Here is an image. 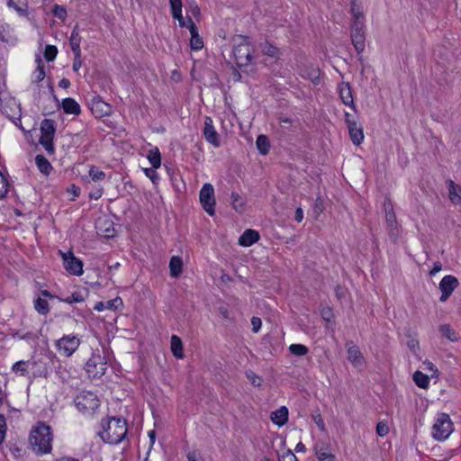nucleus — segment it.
<instances>
[{"label":"nucleus","mask_w":461,"mask_h":461,"mask_svg":"<svg viewBox=\"0 0 461 461\" xmlns=\"http://www.w3.org/2000/svg\"><path fill=\"white\" fill-rule=\"evenodd\" d=\"M104 430L99 433L102 439L109 444H118L127 435V423L123 418L113 417L110 420H102Z\"/></svg>","instance_id":"1"},{"label":"nucleus","mask_w":461,"mask_h":461,"mask_svg":"<svg viewBox=\"0 0 461 461\" xmlns=\"http://www.w3.org/2000/svg\"><path fill=\"white\" fill-rule=\"evenodd\" d=\"M53 436L50 426L44 423H38L30 434V444L32 450L37 454H47L51 451Z\"/></svg>","instance_id":"2"},{"label":"nucleus","mask_w":461,"mask_h":461,"mask_svg":"<svg viewBox=\"0 0 461 461\" xmlns=\"http://www.w3.org/2000/svg\"><path fill=\"white\" fill-rule=\"evenodd\" d=\"M40 130L41 135L39 142L48 154H53L55 151L53 139L56 132V122L51 119H43Z\"/></svg>","instance_id":"3"},{"label":"nucleus","mask_w":461,"mask_h":461,"mask_svg":"<svg viewBox=\"0 0 461 461\" xmlns=\"http://www.w3.org/2000/svg\"><path fill=\"white\" fill-rule=\"evenodd\" d=\"M240 42L234 45L233 56L238 67H246L252 60V46L248 41L249 37L239 36Z\"/></svg>","instance_id":"4"},{"label":"nucleus","mask_w":461,"mask_h":461,"mask_svg":"<svg viewBox=\"0 0 461 461\" xmlns=\"http://www.w3.org/2000/svg\"><path fill=\"white\" fill-rule=\"evenodd\" d=\"M453 431V422L446 413L438 414L432 427V436L437 440H445Z\"/></svg>","instance_id":"5"},{"label":"nucleus","mask_w":461,"mask_h":461,"mask_svg":"<svg viewBox=\"0 0 461 461\" xmlns=\"http://www.w3.org/2000/svg\"><path fill=\"white\" fill-rule=\"evenodd\" d=\"M75 404L79 411L89 415L93 414L100 405L99 399L91 392L77 395Z\"/></svg>","instance_id":"6"},{"label":"nucleus","mask_w":461,"mask_h":461,"mask_svg":"<svg viewBox=\"0 0 461 461\" xmlns=\"http://www.w3.org/2000/svg\"><path fill=\"white\" fill-rule=\"evenodd\" d=\"M200 203L203 210L210 215L213 216L215 213V197L213 186L206 183L203 185L199 194Z\"/></svg>","instance_id":"7"},{"label":"nucleus","mask_w":461,"mask_h":461,"mask_svg":"<svg viewBox=\"0 0 461 461\" xmlns=\"http://www.w3.org/2000/svg\"><path fill=\"white\" fill-rule=\"evenodd\" d=\"M85 370L90 378H99L106 371V362L100 355H93L86 363Z\"/></svg>","instance_id":"8"},{"label":"nucleus","mask_w":461,"mask_h":461,"mask_svg":"<svg viewBox=\"0 0 461 461\" xmlns=\"http://www.w3.org/2000/svg\"><path fill=\"white\" fill-rule=\"evenodd\" d=\"M351 41L357 53L365 50L366 35L363 22L357 20L351 25Z\"/></svg>","instance_id":"9"},{"label":"nucleus","mask_w":461,"mask_h":461,"mask_svg":"<svg viewBox=\"0 0 461 461\" xmlns=\"http://www.w3.org/2000/svg\"><path fill=\"white\" fill-rule=\"evenodd\" d=\"M65 269L71 275L81 276L83 274V262L77 258L73 252L62 253Z\"/></svg>","instance_id":"10"},{"label":"nucleus","mask_w":461,"mask_h":461,"mask_svg":"<svg viewBox=\"0 0 461 461\" xmlns=\"http://www.w3.org/2000/svg\"><path fill=\"white\" fill-rule=\"evenodd\" d=\"M79 339L76 336H64L57 341L59 352L66 357H70L79 347Z\"/></svg>","instance_id":"11"},{"label":"nucleus","mask_w":461,"mask_h":461,"mask_svg":"<svg viewBox=\"0 0 461 461\" xmlns=\"http://www.w3.org/2000/svg\"><path fill=\"white\" fill-rule=\"evenodd\" d=\"M458 279L451 275L445 276L439 283V290L441 291L440 302H446L453 291L458 286Z\"/></svg>","instance_id":"12"},{"label":"nucleus","mask_w":461,"mask_h":461,"mask_svg":"<svg viewBox=\"0 0 461 461\" xmlns=\"http://www.w3.org/2000/svg\"><path fill=\"white\" fill-rule=\"evenodd\" d=\"M90 108L96 117H104L112 113V106L102 100L101 96H94L90 103Z\"/></svg>","instance_id":"13"},{"label":"nucleus","mask_w":461,"mask_h":461,"mask_svg":"<svg viewBox=\"0 0 461 461\" xmlns=\"http://www.w3.org/2000/svg\"><path fill=\"white\" fill-rule=\"evenodd\" d=\"M346 347L348 349V361L357 368H361L365 365L364 357L359 350V348L356 346L353 341H348L346 343Z\"/></svg>","instance_id":"14"},{"label":"nucleus","mask_w":461,"mask_h":461,"mask_svg":"<svg viewBox=\"0 0 461 461\" xmlns=\"http://www.w3.org/2000/svg\"><path fill=\"white\" fill-rule=\"evenodd\" d=\"M203 136L213 147L220 146L219 134L213 126L212 119L209 116L204 118Z\"/></svg>","instance_id":"15"},{"label":"nucleus","mask_w":461,"mask_h":461,"mask_svg":"<svg viewBox=\"0 0 461 461\" xmlns=\"http://www.w3.org/2000/svg\"><path fill=\"white\" fill-rule=\"evenodd\" d=\"M187 28L191 33L190 47L194 50H199L203 47V41L198 34V28L191 18H188Z\"/></svg>","instance_id":"16"},{"label":"nucleus","mask_w":461,"mask_h":461,"mask_svg":"<svg viewBox=\"0 0 461 461\" xmlns=\"http://www.w3.org/2000/svg\"><path fill=\"white\" fill-rule=\"evenodd\" d=\"M350 139L355 145H359L364 140L363 129L356 121L348 120Z\"/></svg>","instance_id":"17"},{"label":"nucleus","mask_w":461,"mask_h":461,"mask_svg":"<svg viewBox=\"0 0 461 461\" xmlns=\"http://www.w3.org/2000/svg\"><path fill=\"white\" fill-rule=\"evenodd\" d=\"M339 97L345 105L350 106L353 110H356V106L353 100L352 89L349 83L342 82L339 86Z\"/></svg>","instance_id":"18"},{"label":"nucleus","mask_w":461,"mask_h":461,"mask_svg":"<svg viewBox=\"0 0 461 461\" xmlns=\"http://www.w3.org/2000/svg\"><path fill=\"white\" fill-rule=\"evenodd\" d=\"M385 221L387 224L389 236L393 241H395L398 236V230L396 215L393 210L387 211L385 208Z\"/></svg>","instance_id":"19"},{"label":"nucleus","mask_w":461,"mask_h":461,"mask_svg":"<svg viewBox=\"0 0 461 461\" xmlns=\"http://www.w3.org/2000/svg\"><path fill=\"white\" fill-rule=\"evenodd\" d=\"M259 233L251 229L246 230L239 239V244L243 247H249L259 240Z\"/></svg>","instance_id":"20"},{"label":"nucleus","mask_w":461,"mask_h":461,"mask_svg":"<svg viewBox=\"0 0 461 461\" xmlns=\"http://www.w3.org/2000/svg\"><path fill=\"white\" fill-rule=\"evenodd\" d=\"M62 109L64 113L68 114L79 115L81 113L80 105L78 103L70 97L63 99Z\"/></svg>","instance_id":"21"},{"label":"nucleus","mask_w":461,"mask_h":461,"mask_svg":"<svg viewBox=\"0 0 461 461\" xmlns=\"http://www.w3.org/2000/svg\"><path fill=\"white\" fill-rule=\"evenodd\" d=\"M170 276L177 278L183 272V260L179 256H173L169 261Z\"/></svg>","instance_id":"22"},{"label":"nucleus","mask_w":461,"mask_h":461,"mask_svg":"<svg viewBox=\"0 0 461 461\" xmlns=\"http://www.w3.org/2000/svg\"><path fill=\"white\" fill-rule=\"evenodd\" d=\"M271 420L273 423L282 426L288 420V410L285 406L280 407L278 410L271 413Z\"/></svg>","instance_id":"23"},{"label":"nucleus","mask_w":461,"mask_h":461,"mask_svg":"<svg viewBox=\"0 0 461 461\" xmlns=\"http://www.w3.org/2000/svg\"><path fill=\"white\" fill-rule=\"evenodd\" d=\"M81 37L78 32V24H76L69 39V44L73 54L81 53L80 50Z\"/></svg>","instance_id":"24"},{"label":"nucleus","mask_w":461,"mask_h":461,"mask_svg":"<svg viewBox=\"0 0 461 461\" xmlns=\"http://www.w3.org/2000/svg\"><path fill=\"white\" fill-rule=\"evenodd\" d=\"M170 347H171V351H172V354L174 355V357H176V358H179V359L183 358V357H184L183 343H182L181 339L178 336L173 335L171 337Z\"/></svg>","instance_id":"25"},{"label":"nucleus","mask_w":461,"mask_h":461,"mask_svg":"<svg viewBox=\"0 0 461 461\" xmlns=\"http://www.w3.org/2000/svg\"><path fill=\"white\" fill-rule=\"evenodd\" d=\"M448 193L451 202L457 204L461 202V187L456 185L452 180L447 182Z\"/></svg>","instance_id":"26"},{"label":"nucleus","mask_w":461,"mask_h":461,"mask_svg":"<svg viewBox=\"0 0 461 461\" xmlns=\"http://www.w3.org/2000/svg\"><path fill=\"white\" fill-rule=\"evenodd\" d=\"M35 163L42 174L45 176L50 175L52 170V166L43 155H37L35 158Z\"/></svg>","instance_id":"27"},{"label":"nucleus","mask_w":461,"mask_h":461,"mask_svg":"<svg viewBox=\"0 0 461 461\" xmlns=\"http://www.w3.org/2000/svg\"><path fill=\"white\" fill-rule=\"evenodd\" d=\"M35 61L37 63V68L32 74V78H33V82L39 83L44 79L46 73H45L44 63H43L41 56H39V55L36 56Z\"/></svg>","instance_id":"28"},{"label":"nucleus","mask_w":461,"mask_h":461,"mask_svg":"<svg viewBox=\"0 0 461 461\" xmlns=\"http://www.w3.org/2000/svg\"><path fill=\"white\" fill-rule=\"evenodd\" d=\"M258 48L264 55H267V56H269L272 58H277V56L279 54V50L267 41L260 42L258 45Z\"/></svg>","instance_id":"29"},{"label":"nucleus","mask_w":461,"mask_h":461,"mask_svg":"<svg viewBox=\"0 0 461 461\" xmlns=\"http://www.w3.org/2000/svg\"><path fill=\"white\" fill-rule=\"evenodd\" d=\"M87 295L88 291L86 289H84V291H76L72 293L71 295L62 299V301L69 304L73 303H82L86 300Z\"/></svg>","instance_id":"30"},{"label":"nucleus","mask_w":461,"mask_h":461,"mask_svg":"<svg viewBox=\"0 0 461 461\" xmlns=\"http://www.w3.org/2000/svg\"><path fill=\"white\" fill-rule=\"evenodd\" d=\"M257 149L262 155H267L270 149V142L266 135H259L256 140Z\"/></svg>","instance_id":"31"},{"label":"nucleus","mask_w":461,"mask_h":461,"mask_svg":"<svg viewBox=\"0 0 461 461\" xmlns=\"http://www.w3.org/2000/svg\"><path fill=\"white\" fill-rule=\"evenodd\" d=\"M147 158L154 168H158L160 167L161 155L159 149L157 147L149 150Z\"/></svg>","instance_id":"32"},{"label":"nucleus","mask_w":461,"mask_h":461,"mask_svg":"<svg viewBox=\"0 0 461 461\" xmlns=\"http://www.w3.org/2000/svg\"><path fill=\"white\" fill-rule=\"evenodd\" d=\"M439 331L442 336L448 339L450 341H457L459 337L457 333L451 328L449 324H441L439 326Z\"/></svg>","instance_id":"33"},{"label":"nucleus","mask_w":461,"mask_h":461,"mask_svg":"<svg viewBox=\"0 0 461 461\" xmlns=\"http://www.w3.org/2000/svg\"><path fill=\"white\" fill-rule=\"evenodd\" d=\"M30 365H36V362L35 361H32V362H25V361H18L16 363L14 364L13 366V371L16 374H20L21 375H27L29 374L28 372V366Z\"/></svg>","instance_id":"34"},{"label":"nucleus","mask_w":461,"mask_h":461,"mask_svg":"<svg viewBox=\"0 0 461 461\" xmlns=\"http://www.w3.org/2000/svg\"><path fill=\"white\" fill-rule=\"evenodd\" d=\"M413 381L420 388L425 389L429 386V376L420 371H415L412 375Z\"/></svg>","instance_id":"35"},{"label":"nucleus","mask_w":461,"mask_h":461,"mask_svg":"<svg viewBox=\"0 0 461 461\" xmlns=\"http://www.w3.org/2000/svg\"><path fill=\"white\" fill-rule=\"evenodd\" d=\"M34 308L38 313L46 315L50 312L49 303L46 299L38 297L34 301Z\"/></svg>","instance_id":"36"},{"label":"nucleus","mask_w":461,"mask_h":461,"mask_svg":"<svg viewBox=\"0 0 461 461\" xmlns=\"http://www.w3.org/2000/svg\"><path fill=\"white\" fill-rule=\"evenodd\" d=\"M289 351L291 354L294 355V356H305L308 352H309V349L306 346L303 345V344H292L290 347H289Z\"/></svg>","instance_id":"37"},{"label":"nucleus","mask_w":461,"mask_h":461,"mask_svg":"<svg viewBox=\"0 0 461 461\" xmlns=\"http://www.w3.org/2000/svg\"><path fill=\"white\" fill-rule=\"evenodd\" d=\"M51 12L55 17L61 20L62 22L67 19L68 13L65 6L63 5H59L58 4L54 5Z\"/></svg>","instance_id":"38"},{"label":"nucleus","mask_w":461,"mask_h":461,"mask_svg":"<svg viewBox=\"0 0 461 461\" xmlns=\"http://www.w3.org/2000/svg\"><path fill=\"white\" fill-rule=\"evenodd\" d=\"M230 198H231V203H232L233 208L239 212H243L244 202H243L242 198L236 193H232L230 195Z\"/></svg>","instance_id":"39"},{"label":"nucleus","mask_w":461,"mask_h":461,"mask_svg":"<svg viewBox=\"0 0 461 461\" xmlns=\"http://www.w3.org/2000/svg\"><path fill=\"white\" fill-rule=\"evenodd\" d=\"M58 54V49L54 45H47L44 50V58L47 61H53Z\"/></svg>","instance_id":"40"},{"label":"nucleus","mask_w":461,"mask_h":461,"mask_svg":"<svg viewBox=\"0 0 461 461\" xmlns=\"http://www.w3.org/2000/svg\"><path fill=\"white\" fill-rule=\"evenodd\" d=\"M314 450L318 460H320L321 457H325L326 456L330 454L328 451V447L323 443H316L314 446Z\"/></svg>","instance_id":"41"},{"label":"nucleus","mask_w":461,"mask_h":461,"mask_svg":"<svg viewBox=\"0 0 461 461\" xmlns=\"http://www.w3.org/2000/svg\"><path fill=\"white\" fill-rule=\"evenodd\" d=\"M9 190L7 178L0 172V199L4 198Z\"/></svg>","instance_id":"42"},{"label":"nucleus","mask_w":461,"mask_h":461,"mask_svg":"<svg viewBox=\"0 0 461 461\" xmlns=\"http://www.w3.org/2000/svg\"><path fill=\"white\" fill-rule=\"evenodd\" d=\"M89 176L94 181H100L104 179L105 173L95 167H91L89 169Z\"/></svg>","instance_id":"43"},{"label":"nucleus","mask_w":461,"mask_h":461,"mask_svg":"<svg viewBox=\"0 0 461 461\" xmlns=\"http://www.w3.org/2000/svg\"><path fill=\"white\" fill-rule=\"evenodd\" d=\"M171 13L173 17H176L180 12H182V1L181 0H169Z\"/></svg>","instance_id":"44"},{"label":"nucleus","mask_w":461,"mask_h":461,"mask_svg":"<svg viewBox=\"0 0 461 461\" xmlns=\"http://www.w3.org/2000/svg\"><path fill=\"white\" fill-rule=\"evenodd\" d=\"M121 306H122V300L120 297L109 300L105 303V307L109 310H116Z\"/></svg>","instance_id":"45"},{"label":"nucleus","mask_w":461,"mask_h":461,"mask_svg":"<svg viewBox=\"0 0 461 461\" xmlns=\"http://www.w3.org/2000/svg\"><path fill=\"white\" fill-rule=\"evenodd\" d=\"M376 433L380 437H384L389 433V427L384 421H379L376 425Z\"/></svg>","instance_id":"46"},{"label":"nucleus","mask_w":461,"mask_h":461,"mask_svg":"<svg viewBox=\"0 0 461 461\" xmlns=\"http://www.w3.org/2000/svg\"><path fill=\"white\" fill-rule=\"evenodd\" d=\"M10 25L6 23L0 22V41L6 42V35L9 33Z\"/></svg>","instance_id":"47"},{"label":"nucleus","mask_w":461,"mask_h":461,"mask_svg":"<svg viewBox=\"0 0 461 461\" xmlns=\"http://www.w3.org/2000/svg\"><path fill=\"white\" fill-rule=\"evenodd\" d=\"M278 461H298L295 455L291 450H286L278 456Z\"/></svg>","instance_id":"48"},{"label":"nucleus","mask_w":461,"mask_h":461,"mask_svg":"<svg viewBox=\"0 0 461 461\" xmlns=\"http://www.w3.org/2000/svg\"><path fill=\"white\" fill-rule=\"evenodd\" d=\"M7 5L8 7L10 8H14L20 15H23V16H26L28 14H27V10L25 8H23L21 6H18L14 2V0H8L7 1Z\"/></svg>","instance_id":"49"},{"label":"nucleus","mask_w":461,"mask_h":461,"mask_svg":"<svg viewBox=\"0 0 461 461\" xmlns=\"http://www.w3.org/2000/svg\"><path fill=\"white\" fill-rule=\"evenodd\" d=\"M5 432H6L5 418L4 415L0 414V445L3 443V441L5 439Z\"/></svg>","instance_id":"50"},{"label":"nucleus","mask_w":461,"mask_h":461,"mask_svg":"<svg viewBox=\"0 0 461 461\" xmlns=\"http://www.w3.org/2000/svg\"><path fill=\"white\" fill-rule=\"evenodd\" d=\"M157 168L153 167L151 168H146L145 175L155 184L159 179L158 173L156 172Z\"/></svg>","instance_id":"51"},{"label":"nucleus","mask_w":461,"mask_h":461,"mask_svg":"<svg viewBox=\"0 0 461 461\" xmlns=\"http://www.w3.org/2000/svg\"><path fill=\"white\" fill-rule=\"evenodd\" d=\"M321 318L326 321L330 322L333 318L332 310L330 307H325L321 311Z\"/></svg>","instance_id":"52"},{"label":"nucleus","mask_w":461,"mask_h":461,"mask_svg":"<svg viewBox=\"0 0 461 461\" xmlns=\"http://www.w3.org/2000/svg\"><path fill=\"white\" fill-rule=\"evenodd\" d=\"M279 120V122L281 124V126L284 128V129H286V130H289L293 127V120L291 118H288V117H285V116H280L278 118Z\"/></svg>","instance_id":"53"},{"label":"nucleus","mask_w":461,"mask_h":461,"mask_svg":"<svg viewBox=\"0 0 461 461\" xmlns=\"http://www.w3.org/2000/svg\"><path fill=\"white\" fill-rule=\"evenodd\" d=\"M312 417L315 424L318 426V428L322 431L325 430V423L321 418V415L320 413H317L315 415H312Z\"/></svg>","instance_id":"54"},{"label":"nucleus","mask_w":461,"mask_h":461,"mask_svg":"<svg viewBox=\"0 0 461 461\" xmlns=\"http://www.w3.org/2000/svg\"><path fill=\"white\" fill-rule=\"evenodd\" d=\"M82 66L81 53L74 54L73 70L77 72Z\"/></svg>","instance_id":"55"},{"label":"nucleus","mask_w":461,"mask_h":461,"mask_svg":"<svg viewBox=\"0 0 461 461\" xmlns=\"http://www.w3.org/2000/svg\"><path fill=\"white\" fill-rule=\"evenodd\" d=\"M247 377L251 381V384L255 386H260L261 384V378L255 375L254 373L250 372L247 375Z\"/></svg>","instance_id":"56"},{"label":"nucleus","mask_w":461,"mask_h":461,"mask_svg":"<svg viewBox=\"0 0 461 461\" xmlns=\"http://www.w3.org/2000/svg\"><path fill=\"white\" fill-rule=\"evenodd\" d=\"M261 319L258 317H252L251 319V325H252V330L253 332H258L259 329L261 328Z\"/></svg>","instance_id":"57"},{"label":"nucleus","mask_w":461,"mask_h":461,"mask_svg":"<svg viewBox=\"0 0 461 461\" xmlns=\"http://www.w3.org/2000/svg\"><path fill=\"white\" fill-rule=\"evenodd\" d=\"M324 207H323V202L322 200L318 197L316 200H315V203H314V212L318 214H320L321 212H322Z\"/></svg>","instance_id":"58"},{"label":"nucleus","mask_w":461,"mask_h":461,"mask_svg":"<svg viewBox=\"0 0 461 461\" xmlns=\"http://www.w3.org/2000/svg\"><path fill=\"white\" fill-rule=\"evenodd\" d=\"M442 269V264L439 261L434 262L432 269L429 271V276H433Z\"/></svg>","instance_id":"59"},{"label":"nucleus","mask_w":461,"mask_h":461,"mask_svg":"<svg viewBox=\"0 0 461 461\" xmlns=\"http://www.w3.org/2000/svg\"><path fill=\"white\" fill-rule=\"evenodd\" d=\"M408 347L414 353H416V350L420 348L419 342L416 339L409 340L408 341Z\"/></svg>","instance_id":"60"},{"label":"nucleus","mask_w":461,"mask_h":461,"mask_svg":"<svg viewBox=\"0 0 461 461\" xmlns=\"http://www.w3.org/2000/svg\"><path fill=\"white\" fill-rule=\"evenodd\" d=\"M303 219V209L302 208H297L296 211H295V213H294V220L297 221V222H301Z\"/></svg>","instance_id":"61"},{"label":"nucleus","mask_w":461,"mask_h":461,"mask_svg":"<svg viewBox=\"0 0 461 461\" xmlns=\"http://www.w3.org/2000/svg\"><path fill=\"white\" fill-rule=\"evenodd\" d=\"M174 19H176L179 23V26L180 27H187L188 26V23L186 24L185 22V19L182 15V12L179 13V14L176 15V17H173Z\"/></svg>","instance_id":"62"},{"label":"nucleus","mask_w":461,"mask_h":461,"mask_svg":"<svg viewBox=\"0 0 461 461\" xmlns=\"http://www.w3.org/2000/svg\"><path fill=\"white\" fill-rule=\"evenodd\" d=\"M198 456H199V454L195 451L189 452L186 455L188 461H197Z\"/></svg>","instance_id":"63"},{"label":"nucleus","mask_w":461,"mask_h":461,"mask_svg":"<svg viewBox=\"0 0 461 461\" xmlns=\"http://www.w3.org/2000/svg\"><path fill=\"white\" fill-rule=\"evenodd\" d=\"M59 86L61 87V88H68L70 86V81L67 78H62L59 82Z\"/></svg>","instance_id":"64"}]
</instances>
